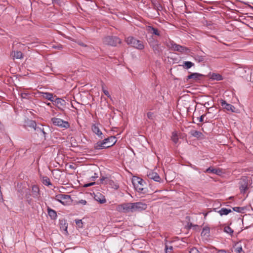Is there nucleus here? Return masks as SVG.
Listing matches in <instances>:
<instances>
[{
    "label": "nucleus",
    "instance_id": "obj_13",
    "mask_svg": "<svg viewBox=\"0 0 253 253\" xmlns=\"http://www.w3.org/2000/svg\"><path fill=\"white\" fill-rule=\"evenodd\" d=\"M91 129L93 133L98 136V137L102 139L103 137V133L99 128L98 125L97 124H93L91 126Z\"/></svg>",
    "mask_w": 253,
    "mask_h": 253
},
{
    "label": "nucleus",
    "instance_id": "obj_42",
    "mask_svg": "<svg viewBox=\"0 0 253 253\" xmlns=\"http://www.w3.org/2000/svg\"><path fill=\"white\" fill-rule=\"evenodd\" d=\"M189 253H200V252L196 248H193L192 249H190L189 251Z\"/></svg>",
    "mask_w": 253,
    "mask_h": 253
},
{
    "label": "nucleus",
    "instance_id": "obj_53",
    "mask_svg": "<svg viewBox=\"0 0 253 253\" xmlns=\"http://www.w3.org/2000/svg\"><path fill=\"white\" fill-rule=\"evenodd\" d=\"M96 177H97V174L95 173H94V176H92V178H93V179H94Z\"/></svg>",
    "mask_w": 253,
    "mask_h": 253
},
{
    "label": "nucleus",
    "instance_id": "obj_39",
    "mask_svg": "<svg viewBox=\"0 0 253 253\" xmlns=\"http://www.w3.org/2000/svg\"><path fill=\"white\" fill-rule=\"evenodd\" d=\"M75 222L76 223V225L78 226L79 228H82L83 227V221L81 219H76L75 220Z\"/></svg>",
    "mask_w": 253,
    "mask_h": 253
},
{
    "label": "nucleus",
    "instance_id": "obj_10",
    "mask_svg": "<svg viewBox=\"0 0 253 253\" xmlns=\"http://www.w3.org/2000/svg\"><path fill=\"white\" fill-rule=\"evenodd\" d=\"M220 103L224 109L231 112H237V109L232 105L227 103L225 100H221Z\"/></svg>",
    "mask_w": 253,
    "mask_h": 253
},
{
    "label": "nucleus",
    "instance_id": "obj_38",
    "mask_svg": "<svg viewBox=\"0 0 253 253\" xmlns=\"http://www.w3.org/2000/svg\"><path fill=\"white\" fill-rule=\"evenodd\" d=\"M173 250L172 246H169L168 245H165V250L166 253H169L171 252Z\"/></svg>",
    "mask_w": 253,
    "mask_h": 253
},
{
    "label": "nucleus",
    "instance_id": "obj_14",
    "mask_svg": "<svg viewBox=\"0 0 253 253\" xmlns=\"http://www.w3.org/2000/svg\"><path fill=\"white\" fill-rule=\"evenodd\" d=\"M204 172L205 173H212L218 175H221L223 172L222 169H214L211 167H209L207 169H206Z\"/></svg>",
    "mask_w": 253,
    "mask_h": 253
},
{
    "label": "nucleus",
    "instance_id": "obj_12",
    "mask_svg": "<svg viewBox=\"0 0 253 253\" xmlns=\"http://www.w3.org/2000/svg\"><path fill=\"white\" fill-rule=\"evenodd\" d=\"M147 175L149 179H153L155 181L159 182L161 181V178L157 172L150 171L147 173Z\"/></svg>",
    "mask_w": 253,
    "mask_h": 253
},
{
    "label": "nucleus",
    "instance_id": "obj_26",
    "mask_svg": "<svg viewBox=\"0 0 253 253\" xmlns=\"http://www.w3.org/2000/svg\"><path fill=\"white\" fill-rule=\"evenodd\" d=\"M235 251L237 253H245L241 245L239 243H237L235 245Z\"/></svg>",
    "mask_w": 253,
    "mask_h": 253
},
{
    "label": "nucleus",
    "instance_id": "obj_51",
    "mask_svg": "<svg viewBox=\"0 0 253 253\" xmlns=\"http://www.w3.org/2000/svg\"><path fill=\"white\" fill-rule=\"evenodd\" d=\"M52 3H53L54 4H57L58 5H59L60 0H52Z\"/></svg>",
    "mask_w": 253,
    "mask_h": 253
},
{
    "label": "nucleus",
    "instance_id": "obj_52",
    "mask_svg": "<svg viewBox=\"0 0 253 253\" xmlns=\"http://www.w3.org/2000/svg\"><path fill=\"white\" fill-rule=\"evenodd\" d=\"M157 8L158 10H161L162 9V6L161 5L159 4V6L157 7Z\"/></svg>",
    "mask_w": 253,
    "mask_h": 253
},
{
    "label": "nucleus",
    "instance_id": "obj_9",
    "mask_svg": "<svg viewBox=\"0 0 253 253\" xmlns=\"http://www.w3.org/2000/svg\"><path fill=\"white\" fill-rule=\"evenodd\" d=\"M53 103L56 105L60 110L63 111L66 105V102L62 98H56L55 99H54Z\"/></svg>",
    "mask_w": 253,
    "mask_h": 253
},
{
    "label": "nucleus",
    "instance_id": "obj_35",
    "mask_svg": "<svg viewBox=\"0 0 253 253\" xmlns=\"http://www.w3.org/2000/svg\"><path fill=\"white\" fill-rule=\"evenodd\" d=\"M171 140L174 143H177L178 141V138L175 132H173L171 136Z\"/></svg>",
    "mask_w": 253,
    "mask_h": 253
},
{
    "label": "nucleus",
    "instance_id": "obj_28",
    "mask_svg": "<svg viewBox=\"0 0 253 253\" xmlns=\"http://www.w3.org/2000/svg\"><path fill=\"white\" fill-rule=\"evenodd\" d=\"M12 56L16 59H21L23 57L22 53L21 51H13L11 53Z\"/></svg>",
    "mask_w": 253,
    "mask_h": 253
},
{
    "label": "nucleus",
    "instance_id": "obj_27",
    "mask_svg": "<svg viewBox=\"0 0 253 253\" xmlns=\"http://www.w3.org/2000/svg\"><path fill=\"white\" fill-rule=\"evenodd\" d=\"M27 125L30 127L33 128L35 130V128L38 127L35 121L33 120H29L27 122Z\"/></svg>",
    "mask_w": 253,
    "mask_h": 253
},
{
    "label": "nucleus",
    "instance_id": "obj_47",
    "mask_svg": "<svg viewBox=\"0 0 253 253\" xmlns=\"http://www.w3.org/2000/svg\"><path fill=\"white\" fill-rule=\"evenodd\" d=\"M108 178L104 177V176L101 177L100 179L101 183H103V182L105 181H107L108 180Z\"/></svg>",
    "mask_w": 253,
    "mask_h": 253
},
{
    "label": "nucleus",
    "instance_id": "obj_16",
    "mask_svg": "<svg viewBox=\"0 0 253 253\" xmlns=\"http://www.w3.org/2000/svg\"><path fill=\"white\" fill-rule=\"evenodd\" d=\"M147 31L149 33L151 34L153 36L155 35L158 37L161 36L160 31L157 28L152 26H148L147 28Z\"/></svg>",
    "mask_w": 253,
    "mask_h": 253
},
{
    "label": "nucleus",
    "instance_id": "obj_20",
    "mask_svg": "<svg viewBox=\"0 0 253 253\" xmlns=\"http://www.w3.org/2000/svg\"><path fill=\"white\" fill-rule=\"evenodd\" d=\"M32 196L34 198L39 199L40 197L39 188L36 185H34L32 188Z\"/></svg>",
    "mask_w": 253,
    "mask_h": 253
},
{
    "label": "nucleus",
    "instance_id": "obj_8",
    "mask_svg": "<svg viewBox=\"0 0 253 253\" xmlns=\"http://www.w3.org/2000/svg\"><path fill=\"white\" fill-rule=\"evenodd\" d=\"M132 205L133 212L145 210L147 207V205L145 203L140 202L132 203Z\"/></svg>",
    "mask_w": 253,
    "mask_h": 253
},
{
    "label": "nucleus",
    "instance_id": "obj_4",
    "mask_svg": "<svg viewBox=\"0 0 253 253\" xmlns=\"http://www.w3.org/2000/svg\"><path fill=\"white\" fill-rule=\"evenodd\" d=\"M103 42L104 44L112 46L121 43V39L117 36H107L103 39Z\"/></svg>",
    "mask_w": 253,
    "mask_h": 253
},
{
    "label": "nucleus",
    "instance_id": "obj_2",
    "mask_svg": "<svg viewBox=\"0 0 253 253\" xmlns=\"http://www.w3.org/2000/svg\"><path fill=\"white\" fill-rule=\"evenodd\" d=\"M126 42L128 45L139 49L142 50L144 48V45L142 41L138 40L133 37H128L126 39Z\"/></svg>",
    "mask_w": 253,
    "mask_h": 253
},
{
    "label": "nucleus",
    "instance_id": "obj_31",
    "mask_svg": "<svg viewBox=\"0 0 253 253\" xmlns=\"http://www.w3.org/2000/svg\"><path fill=\"white\" fill-rule=\"evenodd\" d=\"M194 65V64L191 61H184L183 63V67L187 69L191 68Z\"/></svg>",
    "mask_w": 253,
    "mask_h": 253
},
{
    "label": "nucleus",
    "instance_id": "obj_6",
    "mask_svg": "<svg viewBox=\"0 0 253 253\" xmlns=\"http://www.w3.org/2000/svg\"><path fill=\"white\" fill-rule=\"evenodd\" d=\"M55 199L65 206L69 205L71 202V196L69 195L59 194L56 195Z\"/></svg>",
    "mask_w": 253,
    "mask_h": 253
},
{
    "label": "nucleus",
    "instance_id": "obj_18",
    "mask_svg": "<svg viewBox=\"0 0 253 253\" xmlns=\"http://www.w3.org/2000/svg\"><path fill=\"white\" fill-rule=\"evenodd\" d=\"M94 199L101 204H104L106 202L105 196L100 193H98L95 195Z\"/></svg>",
    "mask_w": 253,
    "mask_h": 253
},
{
    "label": "nucleus",
    "instance_id": "obj_34",
    "mask_svg": "<svg viewBox=\"0 0 253 253\" xmlns=\"http://www.w3.org/2000/svg\"><path fill=\"white\" fill-rule=\"evenodd\" d=\"M210 233V228L209 227H204L201 233V235L208 236Z\"/></svg>",
    "mask_w": 253,
    "mask_h": 253
},
{
    "label": "nucleus",
    "instance_id": "obj_17",
    "mask_svg": "<svg viewBox=\"0 0 253 253\" xmlns=\"http://www.w3.org/2000/svg\"><path fill=\"white\" fill-rule=\"evenodd\" d=\"M104 142L102 141H99L94 144V148L96 150H101L110 147V146H106Z\"/></svg>",
    "mask_w": 253,
    "mask_h": 253
},
{
    "label": "nucleus",
    "instance_id": "obj_37",
    "mask_svg": "<svg viewBox=\"0 0 253 253\" xmlns=\"http://www.w3.org/2000/svg\"><path fill=\"white\" fill-rule=\"evenodd\" d=\"M194 58V59L198 62H202L204 60V58L202 56L196 55Z\"/></svg>",
    "mask_w": 253,
    "mask_h": 253
},
{
    "label": "nucleus",
    "instance_id": "obj_29",
    "mask_svg": "<svg viewBox=\"0 0 253 253\" xmlns=\"http://www.w3.org/2000/svg\"><path fill=\"white\" fill-rule=\"evenodd\" d=\"M211 78L213 80L216 81H221L223 80V78L221 75L219 74L213 73L211 75Z\"/></svg>",
    "mask_w": 253,
    "mask_h": 253
},
{
    "label": "nucleus",
    "instance_id": "obj_48",
    "mask_svg": "<svg viewBox=\"0 0 253 253\" xmlns=\"http://www.w3.org/2000/svg\"><path fill=\"white\" fill-rule=\"evenodd\" d=\"M205 115H203L200 117L197 118V120H198L199 122H202L204 120V118L205 117Z\"/></svg>",
    "mask_w": 253,
    "mask_h": 253
},
{
    "label": "nucleus",
    "instance_id": "obj_55",
    "mask_svg": "<svg viewBox=\"0 0 253 253\" xmlns=\"http://www.w3.org/2000/svg\"><path fill=\"white\" fill-rule=\"evenodd\" d=\"M47 105H48V106H50L51 105V103H48L47 104Z\"/></svg>",
    "mask_w": 253,
    "mask_h": 253
},
{
    "label": "nucleus",
    "instance_id": "obj_24",
    "mask_svg": "<svg viewBox=\"0 0 253 253\" xmlns=\"http://www.w3.org/2000/svg\"><path fill=\"white\" fill-rule=\"evenodd\" d=\"M231 211H232L230 209H227L226 208H221L217 212H218V213H219V214L221 216H222L223 215H227L228 214L230 213Z\"/></svg>",
    "mask_w": 253,
    "mask_h": 253
},
{
    "label": "nucleus",
    "instance_id": "obj_43",
    "mask_svg": "<svg viewBox=\"0 0 253 253\" xmlns=\"http://www.w3.org/2000/svg\"><path fill=\"white\" fill-rule=\"evenodd\" d=\"M52 47L55 49H57L59 50L62 49L63 48L62 45L60 44H58L57 45H53L52 46Z\"/></svg>",
    "mask_w": 253,
    "mask_h": 253
},
{
    "label": "nucleus",
    "instance_id": "obj_30",
    "mask_svg": "<svg viewBox=\"0 0 253 253\" xmlns=\"http://www.w3.org/2000/svg\"><path fill=\"white\" fill-rule=\"evenodd\" d=\"M152 48L154 52L155 53H158L160 52V47H159V43L157 42L155 44H152V45L150 46Z\"/></svg>",
    "mask_w": 253,
    "mask_h": 253
},
{
    "label": "nucleus",
    "instance_id": "obj_25",
    "mask_svg": "<svg viewBox=\"0 0 253 253\" xmlns=\"http://www.w3.org/2000/svg\"><path fill=\"white\" fill-rule=\"evenodd\" d=\"M35 131H36L37 132H38V133H40V132L42 133L43 137H44V139H46V133L44 131V128L42 126H38V127L35 128Z\"/></svg>",
    "mask_w": 253,
    "mask_h": 253
},
{
    "label": "nucleus",
    "instance_id": "obj_3",
    "mask_svg": "<svg viewBox=\"0 0 253 253\" xmlns=\"http://www.w3.org/2000/svg\"><path fill=\"white\" fill-rule=\"evenodd\" d=\"M51 121L54 126H57L63 129L68 128L70 126V125L68 122L64 121L59 118L53 117L51 118Z\"/></svg>",
    "mask_w": 253,
    "mask_h": 253
},
{
    "label": "nucleus",
    "instance_id": "obj_50",
    "mask_svg": "<svg viewBox=\"0 0 253 253\" xmlns=\"http://www.w3.org/2000/svg\"><path fill=\"white\" fill-rule=\"evenodd\" d=\"M94 184H95L94 182H90V183H87V184H85L84 186L85 187H89V186H91L92 185H93Z\"/></svg>",
    "mask_w": 253,
    "mask_h": 253
},
{
    "label": "nucleus",
    "instance_id": "obj_36",
    "mask_svg": "<svg viewBox=\"0 0 253 253\" xmlns=\"http://www.w3.org/2000/svg\"><path fill=\"white\" fill-rule=\"evenodd\" d=\"M224 231L231 235H232L233 233V230L229 226L225 227Z\"/></svg>",
    "mask_w": 253,
    "mask_h": 253
},
{
    "label": "nucleus",
    "instance_id": "obj_44",
    "mask_svg": "<svg viewBox=\"0 0 253 253\" xmlns=\"http://www.w3.org/2000/svg\"><path fill=\"white\" fill-rule=\"evenodd\" d=\"M102 91L105 95L108 97H110V95L108 91L104 89L103 87L102 88Z\"/></svg>",
    "mask_w": 253,
    "mask_h": 253
},
{
    "label": "nucleus",
    "instance_id": "obj_11",
    "mask_svg": "<svg viewBox=\"0 0 253 253\" xmlns=\"http://www.w3.org/2000/svg\"><path fill=\"white\" fill-rule=\"evenodd\" d=\"M248 180L247 178L241 179L239 182V188L241 193H244L248 188Z\"/></svg>",
    "mask_w": 253,
    "mask_h": 253
},
{
    "label": "nucleus",
    "instance_id": "obj_33",
    "mask_svg": "<svg viewBox=\"0 0 253 253\" xmlns=\"http://www.w3.org/2000/svg\"><path fill=\"white\" fill-rule=\"evenodd\" d=\"M147 42L150 45V46L152 45V44H154L157 42H158V41L154 39L153 36L150 38L147 39Z\"/></svg>",
    "mask_w": 253,
    "mask_h": 253
},
{
    "label": "nucleus",
    "instance_id": "obj_15",
    "mask_svg": "<svg viewBox=\"0 0 253 253\" xmlns=\"http://www.w3.org/2000/svg\"><path fill=\"white\" fill-rule=\"evenodd\" d=\"M106 146H110V147L113 146L117 142L116 137L114 136H111L107 138H105L103 140Z\"/></svg>",
    "mask_w": 253,
    "mask_h": 253
},
{
    "label": "nucleus",
    "instance_id": "obj_49",
    "mask_svg": "<svg viewBox=\"0 0 253 253\" xmlns=\"http://www.w3.org/2000/svg\"><path fill=\"white\" fill-rule=\"evenodd\" d=\"M78 43L79 45L82 46H83V47H86L87 45L84 43V42H82L81 41H79L78 42Z\"/></svg>",
    "mask_w": 253,
    "mask_h": 253
},
{
    "label": "nucleus",
    "instance_id": "obj_7",
    "mask_svg": "<svg viewBox=\"0 0 253 253\" xmlns=\"http://www.w3.org/2000/svg\"><path fill=\"white\" fill-rule=\"evenodd\" d=\"M133 184L136 190L138 192L144 193V184L145 182L141 178H137L136 180L133 181Z\"/></svg>",
    "mask_w": 253,
    "mask_h": 253
},
{
    "label": "nucleus",
    "instance_id": "obj_32",
    "mask_svg": "<svg viewBox=\"0 0 253 253\" xmlns=\"http://www.w3.org/2000/svg\"><path fill=\"white\" fill-rule=\"evenodd\" d=\"M42 183L45 185L47 186L51 185H52L51 183L50 182L49 178L47 176H43L42 177Z\"/></svg>",
    "mask_w": 253,
    "mask_h": 253
},
{
    "label": "nucleus",
    "instance_id": "obj_54",
    "mask_svg": "<svg viewBox=\"0 0 253 253\" xmlns=\"http://www.w3.org/2000/svg\"><path fill=\"white\" fill-rule=\"evenodd\" d=\"M191 167L195 170L198 169V168L195 166H192Z\"/></svg>",
    "mask_w": 253,
    "mask_h": 253
},
{
    "label": "nucleus",
    "instance_id": "obj_21",
    "mask_svg": "<svg viewBox=\"0 0 253 253\" xmlns=\"http://www.w3.org/2000/svg\"><path fill=\"white\" fill-rule=\"evenodd\" d=\"M190 134L193 137H196L198 139L202 138L203 137V133L197 130H192L190 131Z\"/></svg>",
    "mask_w": 253,
    "mask_h": 253
},
{
    "label": "nucleus",
    "instance_id": "obj_40",
    "mask_svg": "<svg viewBox=\"0 0 253 253\" xmlns=\"http://www.w3.org/2000/svg\"><path fill=\"white\" fill-rule=\"evenodd\" d=\"M233 210L236 212H242V211L244 210V208L241 207H234L233 208Z\"/></svg>",
    "mask_w": 253,
    "mask_h": 253
},
{
    "label": "nucleus",
    "instance_id": "obj_19",
    "mask_svg": "<svg viewBox=\"0 0 253 253\" xmlns=\"http://www.w3.org/2000/svg\"><path fill=\"white\" fill-rule=\"evenodd\" d=\"M202 77H203L202 74L198 73H191L187 77V80L193 79L194 80L197 81L200 80L201 78Z\"/></svg>",
    "mask_w": 253,
    "mask_h": 253
},
{
    "label": "nucleus",
    "instance_id": "obj_5",
    "mask_svg": "<svg viewBox=\"0 0 253 253\" xmlns=\"http://www.w3.org/2000/svg\"><path fill=\"white\" fill-rule=\"evenodd\" d=\"M117 211L120 212H133L132 203H125L118 205Z\"/></svg>",
    "mask_w": 253,
    "mask_h": 253
},
{
    "label": "nucleus",
    "instance_id": "obj_1",
    "mask_svg": "<svg viewBox=\"0 0 253 253\" xmlns=\"http://www.w3.org/2000/svg\"><path fill=\"white\" fill-rule=\"evenodd\" d=\"M166 44L168 48L174 51H178L181 53H188L190 52V49L188 48L178 44L170 40L166 42Z\"/></svg>",
    "mask_w": 253,
    "mask_h": 253
},
{
    "label": "nucleus",
    "instance_id": "obj_22",
    "mask_svg": "<svg viewBox=\"0 0 253 253\" xmlns=\"http://www.w3.org/2000/svg\"><path fill=\"white\" fill-rule=\"evenodd\" d=\"M41 93L42 94V96L43 98L47 99L52 102L54 101V99L52 93L49 92H42Z\"/></svg>",
    "mask_w": 253,
    "mask_h": 253
},
{
    "label": "nucleus",
    "instance_id": "obj_23",
    "mask_svg": "<svg viewBox=\"0 0 253 253\" xmlns=\"http://www.w3.org/2000/svg\"><path fill=\"white\" fill-rule=\"evenodd\" d=\"M47 211H48V214L49 216L52 219H55L56 218L57 213H56V212L55 211H54L49 208H48Z\"/></svg>",
    "mask_w": 253,
    "mask_h": 253
},
{
    "label": "nucleus",
    "instance_id": "obj_46",
    "mask_svg": "<svg viewBox=\"0 0 253 253\" xmlns=\"http://www.w3.org/2000/svg\"><path fill=\"white\" fill-rule=\"evenodd\" d=\"M28 96V94L27 93L23 92V93H21V96L22 98L26 99V98H27Z\"/></svg>",
    "mask_w": 253,
    "mask_h": 253
},
{
    "label": "nucleus",
    "instance_id": "obj_41",
    "mask_svg": "<svg viewBox=\"0 0 253 253\" xmlns=\"http://www.w3.org/2000/svg\"><path fill=\"white\" fill-rule=\"evenodd\" d=\"M147 116L148 119L153 120L154 118V113L151 112H149L147 114Z\"/></svg>",
    "mask_w": 253,
    "mask_h": 253
},
{
    "label": "nucleus",
    "instance_id": "obj_45",
    "mask_svg": "<svg viewBox=\"0 0 253 253\" xmlns=\"http://www.w3.org/2000/svg\"><path fill=\"white\" fill-rule=\"evenodd\" d=\"M87 203L86 201L84 200H81L77 202V204H82L83 205H85Z\"/></svg>",
    "mask_w": 253,
    "mask_h": 253
}]
</instances>
